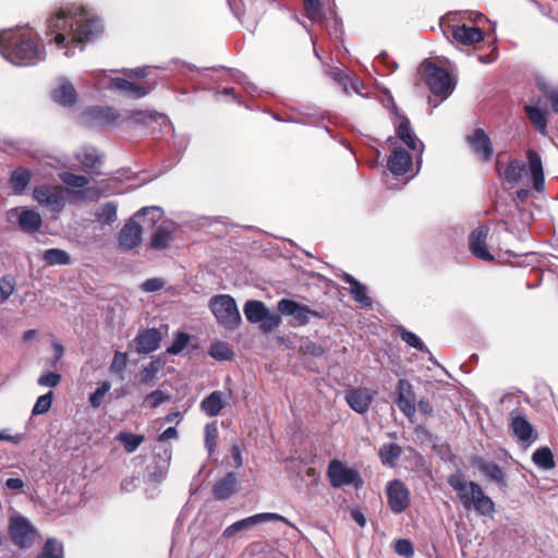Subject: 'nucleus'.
<instances>
[{
    "mask_svg": "<svg viewBox=\"0 0 558 558\" xmlns=\"http://www.w3.org/2000/svg\"><path fill=\"white\" fill-rule=\"evenodd\" d=\"M47 28L58 49H64L63 54L72 57L75 49L83 50L85 43L97 40L104 29L102 20L93 11L76 3L61 7L47 20Z\"/></svg>",
    "mask_w": 558,
    "mask_h": 558,
    "instance_id": "1",
    "label": "nucleus"
},
{
    "mask_svg": "<svg viewBox=\"0 0 558 558\" xmlns=\"http://www.w3.org/2000/svg\"><path fill=\"white\" fill-rule=\"evenodd\" d=\"M0 53L14 65L26 66L46 58L45 48L37 43V34L26 27L0 31Z\"/></svg>",
    "mask_w": 558,
    "mask_h": 558,
    "instance_id": "2",
    "label": "nucleus"
},
{
    "mask_svg": "<svg viewBox=\"0 0 558 558\" xmlns=\"http://www.w3.org/2000/svg\"><path fill=\"white\" fill-rule=\"evenodd\" d=\"M448 484L458 494V497L464 507L470 510L474 508L477 514L493 518L496 512V506L493 499L487 496L480 484L470 481L466 482L462 475L452 474L448 477Z\"/></svg>",
    "mask_w": 558,
    "mask_h": 558,
    "instance_id": "3",
    "label": "nucleus"
},
{
    "mask_svg": "<svg viewBox=\"0 0 558 558\" xmlns=\"http://www.w3.org/2000/svg\"><path fill=\"white\" fill-rule=\"evenodd\" d=\"M151 214V222L156 223L161 219L163 210L158 206L143 207L122 227L118 234L119 248L123 252H130L142 243L143 227L141 217Z\"/></svg>",
    "mask_w": 558,
    "mask_h": 558,
    "instance_id": "4",
    "label": "nucleus"
},
{
    "mask_svg": "<svg viewBox=\"0 0 558 558\" xmlns=\"http://www.w3.org/2000/svg\"><path fill=\"white\" fill-rule=\"evenodd\" d=\"M420 72L424 74L425 83L434 96L445 100L452 94L454 84L447 70L425 60L420 65Z\"/></svg>",
    "mask_w": 558,
    "mask_h": 558,
    "instance_id": "5",
    "label": "nucleus"
},
{
    "mask_svg": "<svg viewBox=\"0 0 558 558\" xmlns=\"http://www.w3.org/2000/svg\"><path fill=\"white\" fill-rule=\"evenodd\" d=\"M209 308L221 327L230 331L239 328L242 319L236 302L231 295L213 296L209 301Z\"/></svg>",
    "mask_w": 558,
    "mask_h": 558,
    "instance_id": "6",
    "label": "nucleus"
},
{
    "mask_svg": "<svg viewBox=\"0 0 558 558\" xmlns=\"http://www.w3.org/2000/svg\"><path fill=\"white\" fill-rule=\"evenodd\" d=\"M8 532L12 543L20 549L32 547L38 535L36 527L22 514L10 518Z\"/></svg>",
    "mask_w": 558,
    "mask_h": 558,
    "instance_id": "7",
    "label": "nucleus"
},
{
    "mask_svg": "<svg viewBox=\"0 0 558 558\" xmlns=\"http://www.w3.org/2000/svg\"><path fill=\"white\" fill-rule=\"evenodd\" d=\"M278 311L283 316H292L299 326L307 325L313 318L322 319L324 312L312 310L310 306L292 299H281L278 302Z\"/></svg>",
    "mask_w": 558,
    "mask_h": 558,
    "instance_id": "8",
    "label": "nucleus"
},
{
    "mask_svg": "<svg viewBox=\"0 0 558 558\" xmlns=\"http://www.w3.org/2000/svg\"><path fill=\"white\" fill-rule=\"evenodd\" d=\"M393 401L398 409L413 423L416 414V396L410 381L403 378L398 380Z\"/></svg>",
    "mask_w": 558,
    "mask_h": 558,
    "instance_id": "9",
    "label": "nucleus"
},
{
    "mask_svg": "<svg viewBox=\"0 0 558 558\" xmlns=\"http://www.w3.org/2000/svg\"><path fill=\"white\" fill-rule=\"evenodd\" d=\"M327 475L329 477L330 485L335 488L352 484L359 486L361 483L359 472L345 466L341 461L337 459L330 461Z\"/></svg>",
    "mask_w": 558,
    "mask_h": 558,
    "instance_id": "10",
    "label": "nucleus"
},
{
    "mask_svg": "<svg viewBox=\"0 0 558 558\" xmlns=\"http://www.w3.org/2000/svg\"><path fill=\"white\" fill-rule=\"evenodd\" d=\"M119 118V111L110 106H93L82 116L83 122L88 126L113 125Z\"/></svg>",
    "mask_w": 558,
    "mask_h": 558,
    "instance_id": "11",
    "label": "nucleus"
},
{
    "mask_svg": "<svg viewBox=\"0 0 558 558\" xmlns=\"http://www.w3.org/2000/svg\"><path fill=\"white\" fill-rule=\"evenodd\" d=\"M172 450L169 445H159L154 449V461L148 469V477L153 482H161L169 470Z\"/></svg>",
    "mask_w": 558,
    "mask_h": 558,
    "instance_id": "12",
    "label": "nucleus"
},
{
    "mask_svg": "<svg viewBox=\"0 0 558 558\" xmlns=\"http://www.w3.org/2000/svg\"><path fill=\"white\" fill-rule=\"evenodd\" d=\"M386 493L388 506L393 513L400 514L410 506V492L402 481L389 482Z\"/></svg>",
    "mask_w": 558,
    "mask_h": 558,
    "instance_id": "13",
    "label": "nucleus"
},
{
    "mask_svg": "<svg viewBox=\"0 0 558 558\" xmlns=\"http://www.w3.org/2000/svg\"><path fill=\"white\" fill-rule=\"evenodd\" d=\"M270 521H284L286 522V519L278 513H270V512L257 513V514L244 518L242 520H239V521L232 523L227 529H225V531L222 532V536L225 538H230L239 532L247 531L257 524L270 522Z\"/></svg>",
    "mask_w": 558,
    "mask_h": 558,
    "instance_id": "14",
    "label": "nucleus"
},
{
    "mask_svg": "<svg viewBox=\"0 0 558 558\" xmlns=\"http://www.w3.org/2000/svg\"><path fill=\"white\" fill-rule=\"evenodd\" d=\"M33 197L37 203L56 213L61 211L65 206V198L62 193L57 191L54 186L48 184L35 186Z\"/></svg>",
    "mask_w": 558,
    "mask_h": 558,
    "instance_id": "15",
    "label": "nucleus"
},
{
    "mask_svg": "<svg viewBox=\"0 0 558 558\" xmlns=\"http://www.w3.org/2000/svg\"><path fill=\"white\" fill-rule=\"evenodd\" d=\"M398 119L400 120V122L396 126V135L400 141H402L407 145L409 149L417 153L418 156L416 163L420 167L422 163L424 144L413 132L411 122L407 116H402Z\"/></svg>",
    "mask_w": 558,
    "mask_h": 558,
    "instance_id": "16",
    "label": "nucleus"
},
{
    "mask_svg": "<svg viewBox=\"0 0 558 558\" xmlns=\"http://www.w3.org/2000/svg\"><path fill=\"white\" fill-rule=\"evenodd\" d=\"M489 228L480 226L475 228L469 235V250L477 258L484 262H492L494 256L488 251L486 240Z\"/></svg>",
    "mask_w": 558,
    "mask_h": 558,
    "instance_id": "17",
    "label": "nucleus"
},
{
    "mask_svg": "<svg viewBox=\"0 0 558 558\" xmlns=\"http://www.w3.org/2000/svg\"><path fill=\"white\" fill-rule=\"evenodd\" d=\"M413 165L411 154L401 146H393L387 160V168L395 178H399L409 172Z\"/></svg>",
    "mask_w": 558,
    "mask_h": 558,
    "instance_id": "18",
    "label": "nucleus"
},
{
    "mask_svg": "<svg viewBox=\"0 0 558 558\" xmlns=\"http://www.w3.org/2000/svg\"><path fill=\"white\" fill-rule=\"evenodd\" d=\"M376 395V390L368 388H352L345 392V401L354 412L364 414L368 411Z\"/></svg>",
    "mask_w": 558,
    "mask_h": 558,
    "instance_id": "19",
    "label": "nucleus"
},
{
    "mask_svg": "<svg viewBox=\"0 0 558 558\" xmlns=\"http://www.w3.org/2000/svg\"><path fill=\"white\" fill-rule=\"evenodd\" d=\"M471 462L489 482L495 483L501 488L507 487L506 473L497 463L486 461L480 456L473 457Z\"/></svg>",
    "mask_w": 558,
    "mask_h": 558,
    "instance_id": "20",
    "label": "nucleus"
},
{
    "mask_svg": "<svg viewBox=\"0 0 558 558\" xmlns=\"http://www.w3.org/2000/svg\"><path fill=\"white\" fill-rule=\"evenodd\" d=\"M466 142L472 151L483 161H488L494 153L492 141L483 129H475L474 132L466 137Z\"/></svg>",
    "mask_w": 558,
    "mask_h": 558,
    "instance_id": "21",
    "label": "nucleus"
},
{
    "mask_svg": "<svg viewBox=\"0 0 558 558\" xmlns=\"http://www.w3.org/2000/svg\"><path fill=\"white\" fill-rule=\"evenodd\" d=\"M161 333L156 328H147L138 332L134 342L138 354H148L156 351L161 342Z\"/></svg>",
    "mask_w": 558,
    "mask_h": 558,
    "instance_id": "22",
    "label": "nucleus"
},
{
    "mask_svg": "<svg viewBox=\"0 0 558 558\" xmlns=\"http://www.w3.org/2000/svg\"><path fill=\"white\" fill-rule=\"evenodd\" d=\"M10 218L17 216L19 227L26 233L37 232L41 225V216L33 209H23L19 214V208H13L9 211Z\"/></svg>",
    "mask_w": 558,
    "mask_h": 558,
    "instance_id": "23",
    "label": "nucleus"
},
{
    "mask_svg": "<svg viewBox=\"0 0 558 558\" xmlns=\"http://www.w3.org/2000/svg\"><path fill=\"white\" fill-rule=\"evenodd\" d=\"M109 89L117 90L122 95L132 98L141 99L148 94V89L122 77H113L110 80Z\"/></svg>",
    "mask_w": 558,
    "mask_h": 558,
    "instance_id": "24",
    "label": "nucleus"
},
{
    "mask_svg": "<svg viewBox=\"0 0 558 558\" xmlns=\"http://www.w3.org/2000/svg\"><path fill=\"white\" fill-rule=\"evenodd\" d=\"M76 159L85 172L96 175L100 174L101 160L95 147H83L76 153Z\"/></svg>",
    "mask_w": 558,
    "mask_h": 558,
    "instance_id": "25",
    "label": "nucleus"
},
{
    "mask_svg": "<svg viewBox=\"0 0 558 558\" xmlns=\"http://www.w3.org/2000/svg\"><path fill=\"white\" fill-rule=\"evenodd\" d=\"M52 99L61 106L72 107L76 104L77 94L71 82L61 78L60 84L52 92Z\"/></svg>",
    "mask_w": 558,
    "mask_h": 558,
    "instance_id": "26",
    "label": "nucleus"
},
{
    "mask_svg": "<svg viewBox=\"0 0 558 558\" xmlns=\"http://www.w3.org/2000/svg\"><path fill=\"white\" fill-rule=\"evenodd\" d=\"M238 480L233 472H228L222 478L216 482L213 487V496L217 500L230 498L236 490Z\"/></svg>",
    "mask_w": 558,
    "mask_h": 558,
    "instance_id": "27",
    "label": "nucleus"
},
{
    "mask_svg": "<svg viewBox=\"0 0 558 558\" xmlns=\"http://www.w3.org/2000/svg\"><path fill=\"white\" fill-rule=\"evenodd\" d=\"M527 160L533 187L536 192H543L545 189V178L542 158L536 151L529 150Z\"/></svg>",
    "mask_w": 558,
    "mask_h": 558,
    "instance_id": "28",
    "label": "nucleus"
},
{
    "mask_svg": "<svg viewBox=\"0 0 558 558\" xmlns=\"http://www.w3.org/2000/svg\"><path fill=\"white\" fill-rule=\"evenodd\" d=\"M513 435L522 442L531 444L537 437L533 435L532 424L523 415H515L511 418Z\"/></svg>",
    "mask_w": 558,
    "mask_h": 558,
    "instance_id": "29",
    "label": "nucleus"
},
{
    "mask_svg": "<svg viewBox=\"0 0 558 558\" xmlns=\"http://www.w3.org/2000/svg\"><path fill=\"white\" fill-rule=\"evenodd\" d=\"M452 37L454 40L470 46L483 40V32L480 27L461 25L452 29Z\"/></svg>",
    "mask_w": 558,
    "mask_h": 558,
    "instance_id": "30",
    "label": "nucleus"
},
{
    "mask_svg": "<svg viewBox=\"0 0 558 558\" xmlns=\"http://www.w3.org/2000/svg\"><path fill=\"white\" fill-rule=\"evenodd\" d=\"M165 362L161 359L151 360L140 373V381L146 386H154L157 374L162 371Z\"/></svg>",
    "mask_w": 558,
    "mask_h": 558,
    "instance_id": "31",
    "label": "nucleus"
},
{
    "mask_svg": "<svg viewBox=\"0 0 558 558\" xmlns=\"http://www.w3.org/2000/svg\"><path fill=\"white\" fill-rule=\"evenodd\" d=\"M243 312L250 323L257 324L265 318L267 307L262 301L248 300L244 304Z\"/></svg>",
    "mask_w": 558,
    "mask_h": 558,
    "instance_id": "32",
    "label": "nucleus"
},
{
    "mask_svg": "<svg viewBox=\"0 0 558 558\" xmlns=\"http://www.w3.org/2000/svg\"><path fill=\"white\" fill-rule=\"evenodd\" d=\"M537 88L543 93L544 97L549 101L551 109L558 113V88H555L545 77L537 76L535 78Z\"/></svg>",
    "mask_w": 558,
    "mask_h": 558,
    "instance_id": "33",
    "label": "nucleus"
},
{
    "mask_svg": "<svg viewBox=\"0 0 558 558\" xmlns=\"http://www.w3.org/2000/svg\"><path fill=\"white\" fill-rule=\"evenodd\" d=\"M222 408V396L220 391H213L201 402V409L210 417L217 416Z\"/></svg>",
    "mask_w": 558,
    "mask_h": 558,
    "instance_id": "34",
    "label": "nucleus"
},
{
    "mask_svg": "<svg viewBox=\"0 0 558 558\" xmlns=\"http://www.w3.org/2000/svg\"><path fill=\"white\" fill-rule=\"evenodd\" d=\"M31 171L26 168H17L12 171L10 184L15 194H22L31 181Z\"/></svg>",
    "mask_w": 558,
    "mask_h": 558,
    "instance_id": "35",
    "label": "nucleus"
},
{
    "mask_svg": "<svg viewBox=\"0 0 558 558\" xmlns=\"http://www.w3.org/2000/svg\"><path fill=\"white\" fill-rule=\"evenodd\" d=\"M117 211L118 205L114 202H107L98 206L94 215L97 221L111 226L118 218Z\"/></svg>",
    "mask_w": 558,
    "mask_h": 558,
    "instance_id": "36",
    "label": "nucleus"
},
{
    "mask_svg": "<svg viewBox=\"0 0 558 558\" xmlns=\"http://www.w3.org/2000/svg\"><path fill=\"white\" fill-rule=\"evenodd\" d=\"M532 461L542 470H551L556 465L554 454L547 446L536 449L532 454Z\"/></svg>",
    "mask_w": 558,
    "mask_h": 558,
    "instance_id": "37",
    "label": "nucleus"
},
{
    "mask_svg": "<svg viewBox=\"0 0 558 558\" xmlns=\"http://www.w3.org/2000/svg\"><path fill=\"white\" fill-rule=\"evenodd\" d=\"M43 260L48 266L70 265L72 263L71 256L68 252L61 248H49L43 254Z\"/></svg>",
    "mask_w": 558,
    "mask_h": 558,
    "instance_id": "38",
    "label": "nucleus"
},
{
    "mask_svg": "<svg viewBox=\"0 0 558 558\" xmlns=\"http://www.w3.org/2000/svg\"><path fill=\"white\" fill-rule=\"evenodd\" d=\"M526 170V166L523 161L511 160L504 171V179L509 184H517L522 179L523 173Z\"/></svg>",
    "mask_w": 558,
    "mask_h": 558,
    "instance_id": "39",
    "label": "nucleus"
},
{
    "mask_svg": "<svg viewBox=\"0 0 558 558\" xmlns=\"http://www.w3.org/2000/svg\"><path fill=\"white\" fill-rule=\"evenodd\" d=\"M36 558H64L62 542L53 537L47 538L41 551Z\"/></svg>",
    "mask_w": 558,
    "mask_h": 558,
    "instance_id": "40",
    "label": "nucleus"
},
{
    "mask_svg": "<svg viewBox=\"0 0 558 558\" xmlns=\"http://www.w3.org/2000/svg\"><path fill=\"white\" fill-rule=\"evenodd\" d=\"M525 113L534 126L543 134H546V111L537 106H525Z\"/></svg>",
    "mask_w": 558,
    "mask_h": 558,
    "instance_id": "41",
    "label": "nucleus"
},
{
    "mask_svg": "<svg viewBox=\"0 0 558 558\" xmlns=\"http://www.w3.org/2000/svg\"><path fill=\"white\" fill-rule=\"evenodd\" d=\"M402 449L398 444H386L379 449V457L384 465L392 466L401 456Z\"/></svg>",
    "mask_w": 558,
    "mask_h": 558,
    "instance_id": "42",
    "label": "nucleus"
},
{
    "mask_svg": "<svg viewBox=\"0 0 558 558\" xmlns=\"http://www.w3.org/2000/svg\"><path fill=\"white\" fill-rule=\"evenodd\" d=\"M172 239V232L163 226H159L151 235L150 247L154 250L166 248Z\"/></svg>",
    "mask_w": 558,
    "mask_h": 558,
    "instance_id": "43",
    "label": "nucleus"
},
{
    "mask_svg": "<svg viewBox=\"0 0 558 558\" xmlns=\"http://www.w3.org/2000/svg\"><path fill=\"white\" fill-rule=\"evenodd\" d=\"M209 355L218 361H230L234 354L228 342L215 341L210 345Z\"/></svg>",
    "mask_w": 558,
    "mask_h": 558,
    "instance_id": "44",
    "label": "nucleus"
},
{
    "mask_svg": "<svg viewBox=\"0 0 558 558\" xmlns=\"http://www.w3.org/2000/svg\"><path fill=\"white\" fill-rule=\"evenodd\" d=\"M303 7L306 16L315 23H319L325 19V12L320 0H303Z\"/></svg>",
    "mask_w": 558,
    "mask_h": 558,
    "instance_id": "45",
    "label": "nucleus"
},
{
    "mask_svg": "<svg viewBox=\"0 0 558 558\" xmlns=\"http://www.w3.org/2000/svg\"><path fill=\"white\" fill-rule=\"evenodd\" d=\"M117 438L123 444L125 451L132 453L141 446L145 437L132 433H120Z\"/></svg>",
    "mask_w": 558,
    "mask_h": 558,
    "instance_id": "46",
    "label": "nucleus"
},
{
    "mask_svg": "<svg viewBox=\"0 0 558 558\" xmlns=\"http://www.w3.org/2000/svg\"><path fill=\"white\" fill-rule=\"evenodd\" d=\"M350 294L352 295L353 300L362 307H371L373 305V301L367 294V287L362 282L356 284L354 288H351Z\"/></svg>",
    "mask_w": 558,
    "mask_h": 558,
    "instance_id": "47",
    "label": "nucleus"
},
{
    "mask_svg": "<svg viewBox=\"0 0 558 558\" xmlns=\"http://www.w3.org/2000/svg\"><path fill=\"white\" fill-rule=\"evenodd\" d=\"M190 335L185 331H177L173 337L172 343L167 348V353L177 355L183 351L190 341Z\"/></svg>",
    "mask_w": 558,
    "mask_h": 558,
    "instance_id": "48",
    "label": "nucleus"
},
{
    "mask_svg": "<svg viewBox=\"0 0 558 558\" xmlns=\"http://www.w3.org/2000/svg\"><path fill=\"white\" fill-rule=\"evenodd\" d=\"M400 338L404 341L409 347L414 348L421 352H428L427 347L422 341V339L414 332L407 330L405 328H400Z\"/></svg>",
    "mask_w": 558,
    "mask_h": 558,
    "instance_id": "49",
    "label": "nucleus"
},
{
    "mask_svg": "<svg viewBox=\"0 0 558 558\" xmlns=\"http://www.w3.org/2000/svg\"><path fill=\"white\" fill-rule=\"evenodd\" d=\"M327 75L338 85H340L345 94L349 93V84L351 82L349 75L337 66H331L327 71Z\"/></svg>",
    "mask_w": 558,
    "mask_h": 558,
    "instance_id": "50",
    "label": "nucleus"
},
{
    "mask_svg": "<svg viewBox=\"0 0 558 558\" xmlns=\"http://www.w3.org/2000/svg\"><path fill=\"white\" fill-rule=\"evenodd\" d=\"M60 179L68 186L78 187V189L85 187L89 183V180L87 177L82 175V174H75L70 171L62 172L60 174Z\"/></svg>",
    "mask_w": 558,
    "mask_h": 558,
    "instance_id": "51",
    "label": "nucleus"
},
{
    "mask_svg": "<svg viewBox=\"0 0 558 558\" xmlns=\"http://www.w3.org/2000/svg\"><path fill=\"white\" fill-rule=\"evenodd\" d=\"M53 399V392L48 391L47 393L40 396L37 398L33 409H32V415H40L47 413L52 404Z\"/></svg>",
    "mask_w": 558,
    "mask_h": 558,
    "instance_id": "52",
    "label": "nucleus"
},
{
    "mask_svg": "<svg viewBox=\"0 0 558 558\" xmlns=\"http://www.w3.org/2000/svg\"><path fill=\"white\" fill-rule=\"evenodd\" d=\"M111 388V383L109 380H104L96 390L89 395V403L94 409L99 408L102 404L104 397L109 392Z\"/></svg>",
    "mask_w": 558,
    "mask_h": 558,
    "instance_id": "53",
    "label": "nucleus"
},
{
    "mask_svg": "<svg viewBox=\"0 0 558 558\" xmlns=\"http://www.w3.org/2000/svg\"><path fill=\"white\" fill-rule=\"evenodd\" d=\"M210 69H211V70H214V71L227 70V71L229 72V75L231 76V78H232L236 84L243 85V86H245L246 88H253V89H255V87L253 86V84L248 82L246 74H245V73H243L242 71L238 70V69H233V68H226V66H222V65H219V66H213V68H210Z\"/></svg>",
    "mask_w": 558,
    "mask_h": 558,
    "instance_id": "54",
    "label": "nucleus"
},
{
    "mask_svg": "<svg viewBox=\"0 0 558 558\" xmlns=\"http://www.w3.org/2000/svg\"><path fill=\"white\" fill-rule=\"evenodd\" d=\"M218 435V428L215 423L205 426V447L210 454L216 449Z\"/></svg>",
    "mask_w": 558,
    "mask_h": 558,
    "instance_id": "55",
    "label": "nucleus"
},
{
    "mask_svg": "<svg viewBox=\"0 0 558 558\" xmlns=\"http://www.w3.org/2000/svg\"><path fill=\"white\" fill-rule=\"evenodd\" d=\"M156 112L148 111H134L129 117L128 120L134 124L149 125L153 121H157Z\"/></svg>",
    "mask_w": 558,
    "mask_h": 558,
    "instance_id": "56",
    "label": "nucleus"
},
{
    "mask_svg": "<svg viewBox=\"0 0 558 558\" xmlns=\"http://www.w3.org/2000/svg\"><path fill=\"white\" fill-rule=\"evenodd\" d=\"M282 323V319L279 314L271 313L267 310V314H265V318L259 322L260 328L264 332H269L275 328L279 327Z\"/></svg>",
    "mask_w": 558,
    "mask_h": 558,
    "instance_id": "57",
    "label": "nucleus"
},
{
    "mask_svg": "<svg viewBox=\"0 0 558 558\" xmlns=\"http://www.w3.org/2000/svg\"><path fill=\"white\" fill-rule=\"evenodd\" d=\"M170 396L162 390H154L145 397V402L149 408L156 409L161 405L163 402L168 401Z\"/></svg>",
    "mask_w": 558,
    "mask_h": 558,
    "instance_id": "58",
    "label": "nucleus"
},
{
    "mask_svg": "<svg viewBox=\"0 0 558 558\" xmlns=\"http://www.w3.org/2000/svg\"><path fill=\"white\" fill-rule=\"evenodd\" d=\"M128 364V353H123L120 351H116L113 355V360L110 364V372L113 374H122Z\"/></svg>",
    "mask_w": 558,
    "mask_h": 558,
    "instance_id": "59",
    "label": "nucleus"
},
{
    "mask_svg": "<svg viewBox=\"0 0 558 558\" xmlns=\"http://www.w3.org/2000/svg\"><path fill=\"white\" fill-rule=\"evenodd\" d=\"M61 381V375L53 372H46L41 374L38 379L37 384L41 387H57L59 383Z\"/></svg>",
    "mask_w": 558,
    "mask_h": 558,
    "instance_id": "60",
    "label": "nucleus"
},
{
    "mask_svg": "<svg viewBox=\"0 0 558 558\" xmlns=\"http://www.w3.org/2000/svg\"><path fill=\"white\" fill-rule=\"evenodd\" d=\"M395 550L398 555L405 558H412L414 556L413 544L407 538L398 539L395 544Z\"/></svg>",
    "mask_w": 558,
    "mask_h": 558,
    "instance_id": "61",
    "label": "nucleus"
},
{
    "mask_svg": "<svg viewBox=\"0 0 558 558\" xmlns=\"http://www.w3.org/2000/svg\"><path fill=\"white\" fill-rule=\"evenodd\" d=\"M14 291V278L4 276L0 279V296L2 301L8 300Z\"/></svg>",
    "mask_w": 558,
    "mask_h": 558,
    "instance_id": "62",
    "label": "nucleus"
},
{
    "mask_svg": "<svg viewBox=\"0 0 558 558\" xmlns=\"http://www.w3.org/2000/svg\"><path fill=\"white\" fill-rule=\"evenodd\" d=\"M163 280L159 278H150L142 283V290L145 292H156L163 288Z\"/></svg>",
    "mask_w": 558,
    "mask_h": 558,
    "instance_id": "63",
    "label": "nucleus"
},
{
    "mask_svg": "<svg viewBox=\"0 0 558 558\" xmlns=\"http://www.w3.org/2000/svg\"><path fill=\"white\" fill-rule=\"evenodd\" d=\"M418 412L426 416L434 415V408L427 399H421L415 403Z\"/></svg>",
    "mask_w": 558,
    "mask_h": 558,
    "instance_id": "64",
    "label": "nucleus"
}]
</instances>
